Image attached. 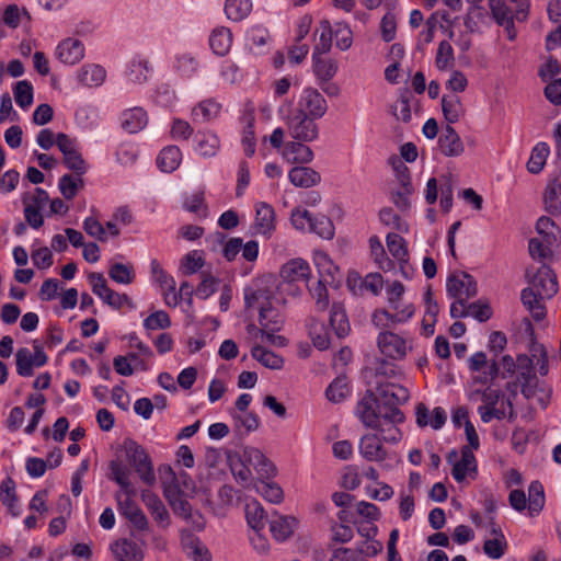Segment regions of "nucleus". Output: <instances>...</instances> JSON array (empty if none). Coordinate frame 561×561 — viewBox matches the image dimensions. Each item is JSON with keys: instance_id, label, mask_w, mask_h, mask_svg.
I'll return each instance as SVG.
<instances>
[{"instance_id": "obj_1", "label": "nucleus", "mask_w": 561, "mask_h": 561, "mask_svg": "<svg viewBox=\"0 0 561 561\" xmlns=\"http://www.w3.org/2000/svg\"><path fill=\"white\" fill-rule=\"evenodd\" d=\"M244 304L248 310L259 311L261 328L257 329L254 325L251 328L260 333L262 340L278 347L286 346L287 340L282 335L275 334L283 328L285 319L277 308L280 300L274 297L272 290L259 285L245 287Z\"/></svg>"}, {"instance_id": "obj_2", "label": "nucleus", "mask_w": 561, "mask_h": 561, "mask_svg": "<svg viewBox=\"0 0 561 561\" xmlns=\"http://www.w3.org/2000/svg\"><path fill=\"white\" fill-rule=\"evenodd\" d=\"M124 449L128 462L135 468L140 480L148 485H152L156 482V474L152 461L145 448L134 439H126Z\"/></svg>"}, {"instance_id": "obj_3", "label": "nucleus", "mask_w": 561, "mask_h": 561, "mask_svg": "<svg viewBox=\"0 0 561 561\" xmlns=\"http://www.w3.org/2000/svg\"><path fill=\"white\" fill-rule=\"evenodd\" d=\"M388 304L392 311L378 309L373 313V323L379 329H390L397 324L405 323L414 316L415 309L412 304L402 300Z\"/></svg>"}, {"instance_id": "obj_4", "label": "nucleus", "mask_w": 561, "mask_h": 561, "mask_svg": "<svg viewBox=\"0 0 561 561\" xmlns=\"http://www.w3.org/2000/svg\"><path fill=\"white\" fill-rule=\"evenodd\" d=\"M381 330L377 337V345L380 353L394 360L403 359L408 352L412 350V339L394 333L389 329Z\"/></svg>"}, {"instance_id": "obj_5", "label": "nucleus", "mask_w": 561, "mask_h": 561, "mask_svg": "<svg viewBox=\"0 0 561 561\" xmlns=\"http://www.w3.org/2000/svg\"><path fill=\"white\" fill-rule=\"evenodd\" d=\"M446 460L453 466L451 476L458 483L463 482L467 478L476 479L478 474V463L473 451L470 450V447L461 448L459 459L458 451L456 449H451L447 454Z\"/></svg>"}, {"instance_id": "obj_6", "label": "nucleus", "mask_w": 561, "mask_h": 561, "mask_svg": "<svg viewBox=\"0 0 561 561\" xmlns=\"http://www.w3.org/2000/svg\"><path fill=\"white\" fill-rule=\"evenodd\" d=\"M153 66L148 56L136 53L125 64L123 77L127 84L141 87L149 82Z\"/></svg>"}, {"instance_id": "obj_7", "label": "nucleus", "mask_w": 561, "mask_h": 561, "mask_svg": "<svg viewBox=\"0 0 561 561\" xmlns=\"http://www.w3.org/2000/svg\"><path fill=\"white\" fill-rule=\"evenodd\" d=\"M314 121L316 118L296 111L285 118L289 135L294 139L305 142H311L318 138L319 128Z\"/></svg>"}, {"instance_id": "obj_8", "label": "nucleus", "mask_w": 561, "mask_h": 561, "mask_svg": "<svg viewBox=\"0 0 561 561\" xmlns=\"http://www.w3.org/2000/svg\"><path fill=\"white\" fill-rule=\"evenodd\" d=\"M404 419V414L400 409H392L391 411H386L378 420V424L370 428L376 431L383 443L397 444L402 438V432L398 426L403 423Z\"/></svg>"}, {"instance_id": "obj_9", "label": "nucleus", "mask_w": 561, "mask_h": 561, "mask_svg": "<svg viewBox=\"0 0 561 561\" xmlns=\"http://www.w3.org/2000/svg\"><path fill=\"white\" fill-rule=\"evenodd\" d=\"M56 145L64 156L65 165L77 175H83L88 171V164L78 149V144L64 133L57 134Z\"/></svg>"}, {"instance_id": "obj_10", "label": "nucleus", "mask_w": 561, "mask_h": 561, "mask_svg": "<svg viewBox=\"0 0 561 561\" xmlns=\"http://www.w3.org/2000/svg\"><path fill=\"white\" fill-rule=\"evenodd\" d=\"M295 111L319 119L325 115L328 111V103L324 96L317 89L306 87L299 95L297 108Z\"/></svg>"}, {"instance_id": "obj_11", "label": "nucleus", "mask_w": 561, "mask_h": 561, "mask_svg": "<svg viewBox=\"0 0 561 561\" xmlns=\"http://www.w3.org/2000/svg\"><path fill=\"white\" fill-rule=\"evenodd\" d=\"M310 276L311 268L309 263L302 259H293L280 268L283 282L278 288L280 291H286L289 287L299 282H304L308 286Z\"/></svg>"}, {"instance_id": "obj_12", "label": "nucleus", "mask_w": 561, "mask_h": 561, "mask_svg": "<svg viewBox=\"0 0 561 561\" xmlns=\"http://www.w3.org/2000/svg\"><path fill=\"white\" fill-rule=\"evenodd\" d=\"M354 412L363 425L370 428L378 424L385 410L379 404L377 396L371 390H367L357 402Z\"/></svg>"}, {"instance_id": "obj_13", "label": "nucleus", "mask_w": 561, "mask_h": 561, "mask_svg": "<svg viewBox=\"0 0 561 561\" xmlns=\"http://www.w3.org/2000/svg\"><path fill=\"white\" fill-rule=\"evenodd\" d=\"M55 58L66 66L79 64L85 56L84 44L75 37L61 39L55 48Z\"/></svg>"}, {"instance_id": "obj_14", "label": "nucleus", "mask_w": 561, "mask_h": 561, "mask_svg": "<svg viewBox=\"0 0 561 561\" xmlns=\"http://www.w3.org/2000/svg\"><path fill=\"white\" fill-rule=\"evenodd\" d=\"M375 394L381 400L385 412L399 409V405L404 404L410 398L405 387L393 382L380 383Z\"/></svg>"}, {"instance_id": "obj_15", "label": "nucleus", "mask_w": 561, "mask_h": 561, "mask_svg": "<svg viewBox=\"0 0 561 561\" xmlns=\"http://www.w3.org/2000/svg\"><path fill=\"white\" fill-rule=\"evenodd\" d=\"M446 291L449 298L470 299L478 293L477 282L468 273L453 275L447 278Z\"/></svg>"}, {"instance_id": "obj_16", "label": "nucleus", "mask_w": 561, "mask_h": 561, "mask_svg": "<svg viewBox=\"0 0 561 561\" xmlns=\"http://www.w3.org/2000/svg\"><path fill=\"white\" fill-rule=\"evenodd\" d=\"M48 360L44 351L32 353L27 347H21L15 354L16 373L21 377H31L34 374V368H39L46 365Z\"/></svg>"}, {"instance_id": "obj_17", "label": "nucleus", "mask_w": 561, "mask_h": 561, "mask_svg": "<svg viewBox=\"0 0 561 561\" xmlns=\"http://www.w3.org/2000/svg\"><path fill=\"white\" fill-rule=\"evenodd\" d=\"M134 494L116 493L115 497L118 505V511L124 515L138 530H146L148 528V519L140 507L131 499Z\"/></svg>"}, {"instance_id": "obj_18", "label": "nucleus", "mask_w": 561, "mask_h": 561, "mask_svg": "<svg viewBox=\"0 0 561 561\" xmlns=\"http://www.w3.org/2000/svg\"><path fill=\"white\" fill-rule=\"evenodd\" d=\"M107 71L100 65L88 62L82 65L76 72V81L80 87L98 89L106 81Z\"/></svg>"}, {"instance_id": "obj_19", "label": "nucleus", "mask_w": 561, "mask_h": 561, "mask_svg": "<svg viewBox=\"0 0 561 561\" xmlns=\"http://www.w3.org/2000/svg\"><path fill=\"white\" fill-rule=\"evenodd\" d=\"M531 286L541 295V298H552L559 289L554 272L549 265L542 264L534 275Z\"/></svg>"}, {"instance_id": "obj_20", "label": "nucleus", "mask_w": 561, "mask_h": 561, "mask_svg": "<svg viewBox=\"0 0 561 561\" xmlns=\"http://www.w3.org/2000/svg\"><path fill=\"white\" fill-rule=\"evenodd\" d=\"M193 149L203 158H213L220 149V139L211 130H198L193 137Z\"/></svg>"}, {"instance_id": "obj_21", "label": "nucleus", "mask_w": 561, "mask_h": 561, "mask_svg": "<svg viewBox=\"0 0 561 561\" xmlns=\"http://www.w3.org/2000/svg\"><path fill=\"white\" fill-rule=\"evenodd\" d=\"M254 228L256 233L271 238L275 230V210L265 203L260 202L255 205V221Z\"/></svg>"}, {"instance_id": "obj_22", "label": "nucleus", "mask_w": 561, "mask_h": 561, "mask_svg": "<svg viewBox=\"0 0 561 561\" xmlns=\"http://www.w3.org/2000/svg\"><path fill=\"white\" fill-rule=\"evenodd\" d=\"M382 440L377 433L364 435L359 440V454L368 461H382L387 457V451L382 446Z\"/></svg>"}, {"instance_id": "obj_23", "label": "nucleus", "mask_w": 561, "mask_h": 561, "mask_svg": "<svg viewBox=\"0 0 561 561\" xmlns=\"http://www.w3.org/2000/svg\"><path fill=\"white\" fill-rule=\"evenodd\" d=\"M415 417L420 427L431 426L433 430H440L446 423L447 414L440 407L430 411L424 403H419L415 407Z\"/></svg>"}, {"instance_id": "obj_24", "label": "nucleus", "mask_w": 561, "mask_h": 561, "mask_svg": "<svg viewBox=\"0 0 561 561\" xmlns=\"http://www.w3.org/2000/svg\"><path fill=\"white\" fill-rule=\"evenodd\" d=\"M268 524L273 538L282 542L287 540L294 534L298 522L293 516H284L277 512H273Z\"/></svg>"}, {"instance_id": "obj_25", "label": "nucleus", "mask_w": 561, "mask_h": 561, "mask_svg": "<svg viewBox=\"0 0 561 561\" xmlns=\"http://www.w3.org/2000/svg\"><path fill=\"white\" fill-rule=\"evenodd\" d=\"M284 160L291 164H307L313 160V151L302 141H288L282 150Z\"/></svg>"}, {"instance_id": "obj_26", "label": "nucleus", "mask_w": 561, "mask_h": 561, "mask_svg": "<svg viewBox=\"0 0 561 561\" xmlns=\"http://www.w3.org/2000/svg\"><path fill=\"white\" fill-rule=\"evenodd\" d=\"M111 551L117 561H142L141 547L130 539H119L111 545Z\"/></svg>"}, {"instance_id": "obj_27", "label": "nucleus", "mask_w": 561, "mask_h": 561, "mask_svg": "<svg viewBox=\"0 0 561 561\" xmlns=\"http://www.w3.org/2000/svg\"><path fill=\"white\" fill-rule=\"evenodd\" d=\"M141 500L153 519L161 526L167 527L170 524L169 512L161 499L153 492L146 490L141 493Z\"/></svg>"}, {"instance_id": "obj_28", "label": "nucleus", "mask_w": 561, "mask_h": 561, "mask_svg": "<svg viewBox=\"0 0 561 561\" xmlns=\"http://www.w3.org/2000/svg\"><path fill=\"white\" fill-rule=\"evenodd\" d=\"M148 124L147 112L142 107H131L121 114V126L128 134L142 130Z\"/></svg>"}, {"instance_id": "obj_29", "label": "nucleus", "mask_w": 561, "mask_h": 561, "mask_svg": "<svg viewBox=\"0 0 561 561\" xmlns=\"http://www.w3.org/2000/svg\"><path fill=\"white\" fill-rule=\"evenodd\" d=\"M313 263L319 273V279L333 284L340 278L339 267L324 251H314Z\"/></svg>"}, {"instance_id": "obj_30", "label": "nucleus", "mask_w": 561, "mask_h": 561, "mask_svg": "<svg viewBox=\"0 0 561 561\" xmlns=\"http://www.w3.org/2000/svg\"><path fill=\"white\" fill-rule=\"evenodd\" d=\"M522 394L527 400H536L541 408H547L552 397V386L545 380H535L530 386L522 387Z\"/></svg>"}, {"instance_id": "obj_31", "label": "nucleus", "mask_w": 561, "mask_h": 561, "mask_svg": "<svg viewBox=\"0 0 561 561\" xmlns=\"http://www.w3.org/2000/svg\"><path fill=\"white\" fill-rule=\"evenodd\" d=\"M206 190L204 186L198 187L192 193H187L183 196V208L197 216L198 218H205L208 215V207L205 202Z\"/></svg>"}, {"instance_id": "obj_32", "label": "nucleus", "mask_w": 561, "mask_h": 561, "mask_svg": "<svg viewBox=\"0 0 561 561\" xmlns=\"http://www.w3.org/2000/svg\"><path fill=\"white\" fill-rule=\"evenodd\" d=\"M438 144L442 152L447 157H457L463 152V144L450 125L445 127Z\"/></svg>"}, {"instance_id": "obj_33", "label": "nucleus", "mask_w": 561, "mask_h": 561, "mask_svg": "<svg viewBox=\"0 0 561 561\" xmlns=\"http://www.w3.org/2000/svg\"><path fill=\"white\" fill-rule=\"evenodd\" d=\"M0 500L13 517L21 515L22 511L16 496L15 482L10 477L3 479L0 484Z\"/></svg>"}, {"instance_id": "obj_34", "label": "nucleus", "mask_w": 561, "mask_h": 561, "mask_svg": "<svg viewBox=\"0 0 561 561\" xmlns=\"http://www.w3.org/2000/svg\"><path fill=\"white\" fill-rule=\"evenodd\" d=\"M290 183L296 187H311L321 181L319 172L308 167H294L288 172Z\"/></svg>"}, {"instance_id": "obj_35", "label": "nucleus", "mask_w": 561, "mask_h": 561, "mask_svg": "<svg viewBox=\"0 0 561 561\" xmlns=\"http://www.w3.org/2000/svg\"><path fill=\"white\" fill-rule=\"evenodd\" d=\"M248 526L253 533L262 531L266 525V514L262 504L252 499L245 503L244 507Z\"/></svg>"}, {"instance_id": "obj_36", "label": "nucleus", "mask_w": 561, "mask_h": 561, "mask_svg": "<svg viewBox=\"0 0 561 561\" xmlns=\"http://www.w3.org/2000/svg\"><path fill=\"white\" fill-rule=\"evenodd\" d=\"M323 55H312V69L320 84L329 82L337 72V62Z\"/></svg>"}, {"instance_id": "obj_37", "label": "nucleus", "mask_w": 561, "mask_h": 561, "mask_svg": "<svg viewBox=\"0 0 561 561\" xmlns=\"http://www.w3.org/2000/svg\"><path fill=\"white\" fill-rule=\"evenodd\" d=\"M247 45L256 54H263L270 46L271 35L263 25H254L247 31Z\"/></svg>"}, {"instance_id": "obj_38", "label": "nucleus", "mask_w": 561, "mask_h": 561, "mask_svg": "<svg viewBox=\"0 0 561 561\" xmlns=\"http://www.w3.org/2000/svg\"><path fill=\"white\" fill-rule=\"evenodd\" d=\"M232 45V33L228 27L219 26L213 30L209 36V46L218 56L229 53Z\"/></svg>"}, {"instance_id": "obj_39", "label": "nucleus", "mask_w": 561, "mask_h": 561, "mask_svg": "<svg viewBox=\"0 0 561 561\" xmlns=\"http://www.w3.org/2000/svg\"><path fill=\"white\" fill-rule=\"evenodd\" d=\"M316 43L312 55H325L332 47L333 27L328 20H322L316 30Z\"/></svg>"}, {"instance_id": "obj_40", "label": "nucleus", "mask_w": 561, "mask_h": 561, "mask_svg": "<svg viewBox=\"0 0 561 561\" xmlns=\"http://www.w3.org/2000/svg\"><path fill=\"white\" fill-rule=\"evenodd\" d=\"M182 161V152L178 146L164 147L157 157V167L165 173L175 171Z\"/></svg>"}, {"instance_id": "obj_41", "label": "nucleus", "mask_w": 561, "mask_h": 561, "mask_svg": "<svg viewBox=\"0 0 561 561\" xmlns=\"http://www.w3.org/2000/svg\"><path fill=\"white\" fill-rule=\"evenodd\" d=\"M330 325L339 339L345 337L351 331L347 314L340 302H334L331 307Z\"/></svg>"}, {"instance_id": "obj_42", "label": "nucleus", "mask_w": 561, "mask_h": 561, "mask_svg": "<svg viewBox=\"0 0 561 561\" xmlns=\"http://www.w3.org/2000/svg\"><path fill=\"white\" fill-rule=\"evenodd\" d=\"M252 8V0H226L224 11L228 20L241 22L250 15Z\"/></svg>"}, {"instance_id": "obj_43", "label": "nucleus", "mask_w": 561, "mask_h": 561, "mask_svg": "<svg viewBox=\"0 0 561 561\" xmlns=\"http://www.w3.org/2000/svg\"><path fill=\"white\" fill-rule=\"evenodd\" d=\"M249 461L260 474V480H270L276 473L275 466L259 449H251L248 453Z\"/></svg>"}, {"instance_id": "obj_44", "label": "nucleus", "mask_w": 561, "mask_h": 561, "mask_svg": "<svg viewBox=\"0 0 561 561\" xmlns=\"http://www.w3.org/2000/svg\"><path fill=\"white\" fill-rule=\"evenodd\" d=\"M221 111V104L213 99L199 102L192 110L194 122L205 123L216 118Z\"/></svg>"}, {"instance_id": "obj_45", "label": "nucleus", "mask_w": 561, "mask_h": 561, "mask_svg": "<svg viewBox=\"0 0 561 561\" xmlns=\"http://www.w3.org/2000/svg\"><path fill=\"white\" fill-rule=\"evenodd\" d=\"M538 291L531 286L522 290V301L524 306L533 313L536 320H541L545 317V307L541 295H537Z\"/></svg>"}, {"instance_id": "obj_46", "label": "nucleus", "mask_w": 561, "mask_h": 561, "mask_svg": "<svg viewBox=\"0 0 561 561\" xmlns=\"http://www.w3.org/2000/svg\"><path fill=\"white\" fill-rule=\"evenodd\" d=\"M84 182L82 175L64 174L58 180V188L65 199L71 201L76 197L78 192L83 188Z\"/></svg>"}, {"instance_id": "obj_47", "label": "nucleus", "mask_w": 561, "mask_h": 561, "mask_svg": "<svg viewBox=\"0 0 561 561\" xmlns=\"http://www.w3.org/2000/svg\"><path fill=\"white\" fill-rule=\"evenodd\" d=\"M386 243L389 253L397 260L400 264H405L409 260L408 248L404 239L394 232H390L386 237ZM403 270V265H401Z\"/></svg>"}, {"instance_id": "obj_48", "label": "nucleus", "mask_w": 561, "mask_h": 561, "mask_svg": "<svg viewBox=\"0 0 561 561\" xmlns=\"http://www.w3.org/2000/svg\"><path fill=\"white\" fill-rule=\"evenodd\" d=\"M442 110L445 119L449 124L457 123L463 114L460 98L456 94L444 95L442 98Z\"/></svg>"}, {"instance_id": "obj_49", "label": "nucleus", "mask_w": 561, "mask_h": 561, "mask_svg": "<svg viewBox=\"0 0 561 561\" xmlns=\"http://www.w3.org/2000/svg\"><path fill=\"white\" fill-rule=\"evenodd\" d=\"M550 153V148L547 142H538L533 148L530 157L527 162V170L533 174H538L542 171L547 158Z\"/></svg>"}, {"instance_id": "obj_50", "label": "nucleus", "mask_w": 561, "mask_h": 561, "mask_svg": "<svg viewBox=\"0 0 561 561\" xmlns=\"http://www.w3.org/2000/svg\"><path fill=\"white\" fill-rule=\"evenodd\" d=\"M110 470L111 479L119 485L123 493L135 494V489L129 480L130 471L125 465L119 461H112Z\"/></svg>"}, {"instance_id": "obj_51", "label": "nucleus", "mask_w": 561, "mask_h": 561, "mask_svg": "<svg viewBox=\"0 0 561 561\" xmlns=\"http://www.w3.org/2000/svg\"><path fill=\"white\" fill-rule=\"evenodd\" d=\"M545 506L543 486L539 481H533L528 486V515L537 516Z\"/></svg>"}, {"instance_id": "obj_52", "label": "nucleus", "mask_w": 561, "mask_h": 561, "mask_svg": "<svg viewBox=\"0 0 561 561\" xmlns=\"http://www.w3.org/2000/svg\"><path fill=\"white\" fill-rule=\"evenodd\" d=\"M183 545L192 561H211L207 547L198 538L188 535L183 538Z\"/></svg>"}, {"instance_id": "obj_53", "label": "nucleus", "mask_w": 561, "mask_h": 561, "mask_svg": "<svg viewBox=\"0 0 561 561\" xmlns=\"http://www.w3.org/2000/svg\"><path fill=\"white\" fill-rule=\"evenodd\" d=\"M251 355L254 359L260 362L263 366L271 369H280L284 365V359L272 351L263 346L256 345L251 350Z\"/></svg>"}, {"instance_id": "obj_54", "label": "nucleus", "mask_w": 561, "mask_h": 561, "mask_svg": "<svg viewBox=\"0 0 561 561\" xmlns=\"http://www.w3.org/2000/svg\"><path fill=\"white\" fill-rule=\"evenodd\" d=\"M256 492L264 497V500L278 504L284 500L283 489L275 482L268 480H259L255 482Z\"/></svg>"}, {"instance_id": "obj_55", "label": "nucleus", "mask_w": 561, "mask_h": 561, "mask_svg": "<svg viewBox=\"0 0 561 561\" xmlns=\"http://www.w3.org/2000/svg\"><path fill=\"white\" fill-rule=\"evenodd\" d=\"M75 118L80 128L91 130L99 124V112L92 105H83L76 111Z\"/></svg>"}, {"instance_id": "obj_56", "label": "nucleus", "mask_w": 561, "mask_h": 561, "mask_svg": "<svg viewBox=\"0 0 561 561\" xmlns=\"http://www.w3.org/2000/svg\"><path fill=\"white\" fill-rule=\"evenodd\" d=\"M455 65V54L451 44L447 41H442L438 44L435 55V66L438 70L447 71L453 69Z\"/></svg>"}, {"instance_id": "obj_57", "label": "nucleus", "mask_w": 561, "mask_h": 561, "mask_svg": "<svg viewBox=\"0 0 561 561\" xmlns=\"http://www.w3.org/2000/svg\"><path fill=\"white\" fill-rule=\"evenodd\" d=\"M309 335L312 340L314 347L320 351H325L330 347V334L323 323L311 320L309 325Z\"/></svg>"}, {"instance_id": "obj_58", "label": "nucleus", "mask_w": 561, "mask_h": 561, "mask_svg": "<svg viewBox=\"0 0 561 561\" xmlns=\"http://www.w3.org/2000/svg\"><path fill=\"white\" fill-rule=\"evenodd\" d=\"M334 225L325 215H314L309 232L316 233L322 239L331 240L334 237Z\"/></svg>"}, {"instance_id": "obj_59", "label": "nucleus", "mask_w": 561, "mask_h": 561, "mask_svg": "<svg viewBox=\"0 0 561 561\" xmlns=\"http://www.w3.org/2000/svg\"><path fill=\"white\" fill-rule=\"evenodd\" d=\"M175 69L182 78L191 79L197 73L198 62L190 54H182L175 58Z\"/></svg>"}, {"instance_id": "obj_60", "label": "nucleus", "mask_w": 561, "mask_h": 561, "mask_svg": "<svg viewBox=\"0 0 561 561\" xmlns=\"http://www.w3.org/2000/svg\"><path fill=\"white\" fill-rule=\"evenodd\" d=\"M350 393L347 381L343 377L335 378L328 387L325 396L329 401L339 403Z\"/></svg>"}, {"instance_id": "obj_61", "label": "nucleus", "mask_w": 561, "mask_h": 561, "mask_svg": "<svg viewBox=\"0 0 561 561\" xmlns=\"http://www.w3.org/2000/svg\"><path fill=\"white\" fill-rule=\"evenodd\" d=\"M13 94H14L16 104L21 108L26 110L27 107H30L32 105V103H33V87L28 81L22 80V81L16 82V84L13 89Z\"/></svg>"}, {"instance_id": "obj_62", "label": "nucleus", "mask_w": 561, "mask_h": 561, "mask_svg": "<svg viewBox=\"0 0 561 561\" xmlns=\"http://www.w3.org/2000/svg\"><path fill=\"white\" fill-rule=\"evenodd\" d=\"M332 27L336 47L343 51L350 49L353 44L351 27L342 22L335 23Z\"/></svg>"}, {"instance_id": "obj_63", "label": "nucleus", "mask_w": 561, "mask_h": 561, "mask_svg": "<svg viewBox=\"0 0 561 561\" xmlns=\"http://www.w3.org/2000/svg\"><path fill=\"white\" fill-rule=\"evenodd\" d=\"M489 7L496 23H507L508 20H517L506 0H489Z\"/></svg>"}, {"instance_id": "obj_64", "label": "nucleus", "mask_w": 561, "mask_h": 561, "mask_svg": "<svg viewBox=\"0 0 561 561\" xmlns=\"http://www.w3.org/2000/svg\"><path fill=\"white\" fill-rule=\"evenodd\" d=\"M545 203L549 209L561 211V183L557 180L548 184Z\"/></svg>"}]
</instances>
